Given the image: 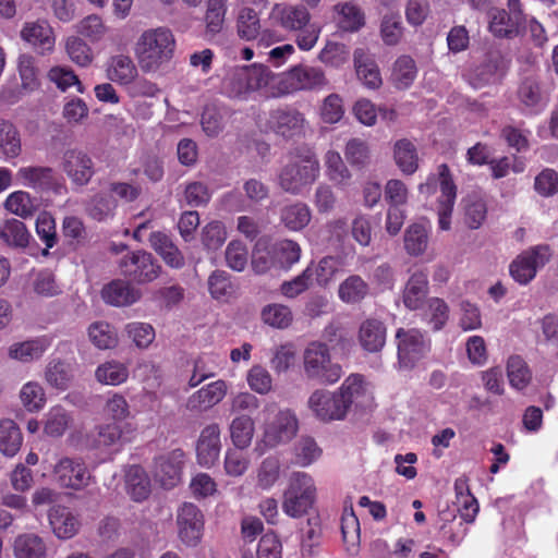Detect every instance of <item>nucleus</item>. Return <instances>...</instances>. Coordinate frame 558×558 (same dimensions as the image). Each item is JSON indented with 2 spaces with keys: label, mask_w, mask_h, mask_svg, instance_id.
<instances>
[{
  "label": "nucleus",
  "mask_w": 558,
  "mask_h": 558,
  "mask_svg": "<svg viewBox=\"0 0 558 558\" xmlns=\"http://www.w3.org/2000/svg\"><path fill=\"white\" fill-rule=\"evenodd\" d=\"M548 260V246H537L519 255L510 264V275L520 284H526L536 276L537 268L544 266Z\"/></svg>",
  "instance_id": "obj_12"
},
{
  "label": "nucleus",
  "mask_w": 558,
  "mask_h": 558,
  "mask_svg": "<svg viewBox=\"0 0 558 558\" xmlns=\"http://www.w3.org/2000/svg\"><path fill=\"white\" fill-rule=\"evenodd\" d=\"M101 295L106 303L113 306H128L141 298L138 290L134 289L130 282L121 279L112 280L106 284Z\"/></svg>",
  "instance_id": "obj_27"
},
{
  "label": "nucleus",
  "mask_w": 558,
  "mask_h": 558,
  "mask_svg": "<svg viewBox=\"0 0 558 558\" xmlns=\"http://www.w3.org/2000/svg\"><path fill=\"white\" fill-rule=\"evenodd\" d=\"M49 522L58 538L68 539L73 537L80 530L81 522L69 508L54 506L49 511Z\"/></svg>",
  "instance_id": "obj_23"
},
{
  "label": "nucleus",
  "mask_w": 558,
  "mask_h": 558,
  "mask_svg": "<svg viewBox=\"0 0 558 558\" xmlns=\"http://www.w3.org/2000/svg\"><path fill=\"white\" fill-rule=\"evenodd\" d=\"M0 149L7 158H15L22 150L20 133L9 121L0 122Z\"/></svg>",
  "instance_id": "obj_51"
},
{
  "label": "nucleus",
  "mask_w": 558,
  "mask_h": 558,
  "mask_svg": "<svg viewBox=\"0 0 558 558\" xmlns=\"http://www.w3.org/2000/svg\"><path fill=\"white\" fill-rule=\"evenodd\" d=\"M417 74L415 61L410 56L399 57L392 70V80L400 89L410 87Z\"/></svg>",
  "instance_id": "obj_52"
},
{
  "label": "nucleus",
  "mask_w": 558,
  "mask_h": 558,
  "mask_svg": "<svg viewBox=\"0 0 558 558\" xmlns=\"http://www.w3.org/2000/svg\"><path fill=\"white\" fill-rule=\"evenodd\" d=\"M449 318V306L439 298L428 300L427 310L424 312V319L432 330L438 331L444 328Z\"/></svg>",
  "instance_id": "obj_57"
},
{
  "label": "nucleus",
  "mask_w": 558,
  "mask_h": 558,
  "mask_svg": "<svg viewBox=\"0 0 558 558\" xmlns=\"http://www.w3.org/2000/svg\"><path fill=\"white\" fill-rule=\"evenodd\" d=\"M354 66L359 80L368 88H378L381 76L376 62L361 48L354 51Z\"/></svg>",
  "instance_id": "obj_33"
},
{
  "label": "nucleus",
  "mask_w": 558,
  "mask_h": 558,
  "mask_svg": "<svg viewBox=\"0 0 558 558\" xmlns=\"http://www.w3.org/2000/svg\"><path fill=\"white\" fill-rule=\"evenodd\" d=\"M440 195L437 199L438 225L441 230H449L451 226V216L457 198V185L447 163H441L437 168Z\"/></svg>",
  "instance_id": "obj_11"
},
{
  "label": "nucleus",
  "mask_w": 558,
  "mask_h": 558,
  "mask_svg": "<svg viewBox=\"0 0 558 558\" xmlns=\"http://www.w3.org/2000/svg\"><path fill=\"white\" fill-rule=\"evenodd\" d=\"M386 332L383 322L375 318L364 320L359 330L361 347L371 353L379 352L386 343Z\"/></svg>",
  "instance_id": "obj_26"
},
{
  "label": "nucleus",
  "mask_w": 558,
  "mask_h": 558,
  "mask_svg": "<svg viewBox=\"0 0 558 558\" xmlns=\"http://www.w3.org/2000/svg\"><path fill=\"white\" fill-rule=\"evenodd\" d=\"M21 37L39 54L51 52L54 48V33L47 21L26 22Z\"/></svg>",
  "instance_id": "obj_18"
},
{
  "label": "nucleus",
  "mask_w": 558,
  "mask_h": 558,
  "mask_svg": "<svg viewBox=\"0 0 558 558\" xmlns=\"http://www.w3.org/2000/svg\"><path fill=\"white\" fill-rule=\"evenodd\" d=\"M17 180L27 187L36 191H49L54 185V171L50 167H21L16 173Z\"/></svg>",
  "instance_id": "obj_25"
},
{
  "label": "nucleus",
  "mask_w": 558,
  "mask_h": 558,
  "mask_svg": "<svg viewBox=\"0 0 558 558\" xmlns=\"http://www.w3.org/2000/svg\"><path fill=\"white\" fill-rule=\"evenodd\" d=\"M71 184L84 187L89 184L96 174V167L92 156L81 148H69L63 151L60 162Z\"/></svg>",
  "instance_id": "obj_9"
},
{
  "label": "nucleus",
  "mask_w": 558,
  "mask_h": 558,
  "mask_svg": "<svg viewBox=\"0 0 558 558\" xmlns=\"http://www.w3.org/2000/svg\"><path fill=\"white\" fill-rule=\"evenodd\" d=\"M36 233L38 238L45 243L47 254L48 248H52L58 241L54 218L48 213H41L36 219Z\"/></svg>",
  "instance_id": "obj_63"
},
{
  "label": "nucleus",
  "mask_w": 558,
  "mask_h": 558,
  "mask_svg": "<svg viewBox=\"0 0 558 558\" xmlns=\"http://www.w3.org/2000/svg\"><path fill=\"white\" fill-rule=\"evenodd\" d=\"M507 375L510 385L518 390L526 388L532 379V373L526 362L519 355H512L508 359Z\"/></svg>",
  "instance_id": "obj_49"
},
{
  "label": "nucleus",
  "mask_w": 558,
  "mask_h": 558,
  "mask_svg": "<svg viewBox=\"0 0 558 558\" xmlns=\"http://www.w3.org/2000/svg\"><path fill=\"white\" fill-rule=\"evenodd\" d=\"M393 158L398 168L407 175L413 174L418 168V156L415 145L402 138L396 142Z\"/></svg>",
  "instance_id": "obj_37"
},
{
  "label": "nucleus",
  "mask_w": 558,
  "mask_h": 558,
  "mask_svg": "<svg viewBox=\"0 0 558 558\" xmlns=\"http://www.w3.org/2000/svg\"><path fill=\"white\" fill-rule=\"evenodd\" d=\"M88 337L100 350L111 349L117 344V335L108 323L96 322L88 328Z\"/></svg>",
  "instance_id": "obj_60"
},
{
  "label": "nucleus",
  "mask_w": 558,
  "mask_h": 558,
  "mask_svg": "<svg viewBox=\"0 0 558 558\" xmlns=\"http://www.w3.org/2000/svg\"><path fill=\"white\" fill-rule=\"evenodd\" d=\"M15 558H47V548L43 538L36 534L19 535L14 541Z\"/></svg>",
  "instance_id": "obj_38"
},
{
  "label": "nucleus",
  "mask_w": 558,
  "mask_h": 558,
  "mask_svg": "<svg viewBox=\"0 0 558 558\" xmlns=\"http://www.w3.org/2000/svg\"><path fill=\"white\" fill-rule=\"evenodd\" d=\"M319 174V162L314 153L295 155L284 165L278 175L280 187L292 195L313 184Z\"/></svg>",
  "instance_id": "obj_4"
},
{
  "label": "nucleus",
  "mask_w": 558,
  "mask_h": 558,
  "mask_svg": "<svg viewBox=\"0 0 558 558\" xmlns=\"http://www.w3.org/2000/svg\"><path fill=\"white\" fill-rule=\"evenodd\" d=\"M308 407L317 418H344L348 413L342 398L337 392L324 389H317L311 395Z\"/></svg>",
  "instance_id": "obj_16"
},
{
  "label": "nucleus",
  "mask_w": 558,
  "mask_h": 558,
  "mask_svg": "<svg viewBox=\"0 0 558 558\" xmlns=\"http://www.w3.org/2000/svg\"><path fill=\"white\" fill-rule=\"evenodd\" d=\"M120 274L131 282L145 284L161 274V265L151 253L144 250L128 252L118 263Z\"/></svg>",
  "instance_id": "obj_6"
},
{
  "label": "nucleus",
  "mask_w": 558,
  "mask_h": 558,
  "mask_svg": "<svg viewBox=\"0 0 558 558\" xmlns=\"http://www.w3.org/2000/svg\"><path fill=\"white\" fill-rule=\"evenodd\" d=\"M268 68L262 64H253L241 69L236 77L243 84L246 92L257 90L268 84Z\"/></svg>",
  "instance_id": "obj_48"
},
{
  "label": "nucleus",
  "mask_w": 558,
  "mask_h": 558,
  "mask_svg": "<svg viewBox=\"0 0 558 558\" xmlns=\"http://www.w3.org/2000/svg\"><path fill=\"white\" fill-rule=\"evenodd\" d=\"M303 372L308 380L324 386L335 385L344 374L341 364L332 361L328 344L319 340L304 349Z\"/></svg>",
  "instance_id": "obj_2"
},
{
  "label": "nucleus",
  "mask_w": 558,
  "mask_h": 558,
  "mask_svg": "<svg viewBox=\"0 0 558 558\" xmlns=\"http://www.w3.org/2000/svg\"><path fill=\"white\" fill-rule=\"evenodd\" d=\"M299 421H266L264 426V435L260 442H257L255 451L259 456L268 448H274L282 442L290 441L299 429Z\"/></svg>",
  "instance_id": "obj_17"
},
{
  "label": "nucleus",
  "mask_w": 558,
  "mask_h": 558,
  "mask_svg": "<svg viewBox=\"0 0 558 558\" xmlns=\"http://www.w3.org/2000/svg\"><path fill=\"white\" fill-rule=\"evenodd\" d=\"M341 534L345 549L350 554H356L360 546V522L353 510L344 511L341 517Z\"/></svg>",
  "instance_id": "obj_46"
},
{
  "label": "nucleus",
  "mask_w": 558,
  "mask_h": 558,
  "mask_svg": "<svg viewBox=\"0 0 558 558\" xmlns=\"http://www.w3.org/2000/svg\"><path fill=\"white\" fill-rule=\"evenodd\" d=\"M226 393L227 385L223 380L213 381L195 391L187 399L186 408L191 411H206L218 404Z\"/></svg>",
  "instance_id": "obj_21"
},
{
  "label": "nucleus",
  "mask_w": 558,
  "mask_h": 558,
  "mask_svg": "<svg viewBox=\"0 0 558 558\" xmlns=\"http://www.w3.org/2000/svg\"><path fill=\"white\" fill-rule=\"evenodd\" d=\"M59 484L66 488L80 490L88 486L92 475L82 459L62 458L54 466Z\"/></svg>",
  "instance_id": "obj_13"
},
{
  "label": "nucleus",
  "mask_w": 558,
  "mask_h": 558,
  "mask_svg": "<svg viewBox=\"0 0 558 558\" xmlns=\"http://www.w3.org/2000/svg\"><path fill=\"white\" fill-rule=\"evenodd\" d=\"M175 47L177 41L171 29L157 27L142 33L135 43L134 52L141 70L150 73L157 72L172 60Z\"/></svg>",
  "instance_id": "obj_1"
},
{
  "label": "nucleus",
  "mask_w": 558,
  "mask_h": 558,
  "mask_svg": "<svg viewBox=\"0 0 558 558\" xmlns=\"http://www.w3.org/2000/svg\"><path fill=\"white\" fill-rule=\"evenodd\" d=\"M315 493L314 481L308 474L294 473L284 493L282 504L284 513L291 518H301L306 514L315 501Z\"/></svg>",
  "instance_id": "obj_5"
},
{
  "label": "nucleus",
  "mask_w": 558,
  "mask_h": 558,
  "mask_svg": "<svg viewBox=\"0 0 558 558\" xmlns=\"http://www.w3.org/2000/svg\"><path fill=\"white\" fill-rule=\"evenodd\" d=\"M271 19L283 31L296 33L308 26L312 16L303 4L276 3L271 10Z\"/></svg>",
  "instance_id": "obj_14"
},
{
  "label": "nucleus",
  "mask_w": 558,
  "mask_h": 558,
  "mask_svg": "<svg viewBox=\"0 0 558 558\" xmlns=\"http://www.w3.org/2000/svg\"><path fill=\"white\" fill-rule=\"evenodd\" d=\"M506 70L507 64L504 57L499 53H489L485 61L475 69L473 84L475 87H482L495 83L504 76Z\"/></svg>",
  "instance_id": "obj_29"
},
{
  "label": "nucleus",
  "mask_w": 558,
  "mask_h": 558,
  "mask_svg": "<svg viewBox=\"0 0 558 558\" xmlns=\"http://www.w3.org/2000/svg\"><path fill=\"white\" fill-rule=\"evenodd\" d=\"M49 347L50 340L46 337L15 342L9 348V356L13 360L28 363L40 359Z\"/></svg>",
  "instance_id": "obj_32"
},
{
  "label": "nucleus",
  "mask_w": 558,
  "mask_h": 558,
  "mask_svg": "<svg viewBox=\"0 0 558 558\" xmlns=\"http://www.w3.org/2000/svg\"><path fill=\"white\" fill-rule=\"evenodd\" d=\"M21 402L31 413L39 412L46 404V393L40 384L28 381L20 391Z\"/></svg>",
  "instance_id": "obj_55"
},
{
  "label": "nucleus",
  "mask_w": 558,
  "mask_h": 558,
  "mask_svg": "<svg viewBox=\"0 0 558 558\" xmlns=\"http://www.w3.org/2000/svg\"><path fill=\"white\" fill-rule=\"evenodd\" d=\"M271 120L276 133L286 138L299 135L303 131V114L295 109H278L272 112Z\"/></svg>",
  "instance_id": "obj_28"
},
{
  "label": "nucleus",
  "mask_w": 558,
  "mask_h": 558,
  "mask_svg": "<svg viewBox=\"0 0 558 558\" xmlns=\"http://www.w3.org/2000/svg\"><path fill=\"white\" fill-rule=\"evenodd\" d=\"M262 319L265 324L278 328H288L293 320V314L289 306L283 304H268L262 311Z\"/></svg>",
  "instance_id": "obj_54"
},
{
  "label": "nucleus",
  "mask_w": 558,
  "mask_h": 558,
  "mask_svg": "<svg viewBox=\"0 0 558 558\" xmlns=\"http://www.w3.org/2000/svg\"><path fill=\"white\" fill-rule=\"evenodd\" d=\"M226 13L227 0H207L204 15L206 37L211 38L222 31Z\"/></svg>",
  "instance_id": "obj_39"
},
{
  "label": "nucleus",
  "mask_w": 558,
  "mask_h": 558,
  "mask_svg": "<svg viewBox=\"0 0 558 558\" xmlns=\"http://www.w3.org/2000/svg\"><path fill=\"white\" fill-rule=\"evenodd\" d=\"M65 49L70 59L80 66H87L93 61L90 47L80 37H69Z\"/></svg>",
  "instance_id": "obj_64"
},
{
  "label": "nucleus",
  "mask_w": 558,
  "mask_h": 558,
  "mask_svg": "<svg viewBox=\"0 0 558 558\" xmlns=\"http://www.w3.org/2000/svg\"><path fill=\"white\" fill-rule=\"evenodd\" d=\"M175 522L178 538L184 546L195 548L202 543L205 519L196 505L184 502L177 511Z\"/></svg>",
  "instance_id": "obj_8"
},
{
  "label": "nucleus",
  "mask_w": 558,
  "mask_h": 558,
  "mask_svg": "<svg viewBox=\"0 0 558 558\" xmlns=\"http://www.w3.org/2000/svg\"><path fill=\"white\" fill-rule=\"evenodd\" d=\"M428 272L426 270L414 271L404 287L402 299L407 308L415 311L422 307L428 293Z\"/></svg>",
  "instance_id": "obj_22"
},
{
  "label": "nucleus",
  "mask_w": 558,
  "mask_h": 558,
  "mask_svg": "<svg viewBox=\"0 0 558 558\" xmlns=\"http://www.w3.org/2000/svg\"><path fill=\"white\" fill-rule=\"evenodd\" d=\"M148 242L150 247L170 268L181 269L185 265L183 253L174 244L168 233L163 231H153L148 236Z\"/></svg>",
  "instance_id": "obj_20"
},
{
  "label": "nucleus",
  "mask_w": 558,
  "mask_h": 558,
  "mask_svg": "<svg viewBox=\"0 0 558 558\" xmlns=\"http://www.w3.org/2000/svg\"><path fill=\"white\" fill-rule=\"evenodd\" d=\"M428 245V232L423 225L413 223L404 232V248L411 256L424 254Z\"/></svg>",
  "instance_id": "obj_50"
},
{
  "label": "nucleus",
  "mask_w": 558,
  "mask_h": 558,
  "mask_svg": "<svg viewBox=\"0 0 558 558\" xmlns=\"http://www.w3.org/2000/svg\"><path fill=\"white\" fill-rule=\"evenodd\" d=\"M74 379V367L71 363L61 359H52L45 368V380L57 389L66 390Z\"/></svg>",
  "instance_id": "obj_31"
},
{
  "label": "nucleus",
  "mask_w": 558,
  "mask_h": 558,
  "mask_svg": "<svg viewBox=\"0 0 558 558\" xmlns=\"http://www.w3.org/2000/svg\"><path fill=\"white\" fill-rule=\"evenodd\" d=\"M0 239L9 246L25 248L29 243L31 234L24 222L12 218L0 228Z\"/></svg>",
  "instance_id": "obj_42"
},
{
  "label": "nucleus",
  "mask_w": 558,
  "mask_h": 558,
  "mask_svg": "<svg viewBox=\"0 0 558 558\" xmlns=\"http://www.w3.org/2000/svg\"><path fill=\"white\" fill-rule=\"evenodd\" d=\"M338 15V26L344 32H357L365 25V14L353 2H342L333 7Z\"/></svg>",
  "instance_id": "obj_34"
},
{
  "label": "nucleus",
  "mask_w": 558,
  "mask_h": 558,
  "mask_svg": "<svg viewBox=\"0 0 558 558\" xmlns=\"http://www.w3.org/2000/svg\"><path fill=\"white\" fill-rule=\"evenodd\" d=\"M86 215L98 222L112 219L118 208V199L108 191H99L84 203Z\"/></svg>",
  "instance_id": "obj_24"
},
{
  "label": "nucleus",
  "mask_w": 558,
  "mask_h": 558,
  "mask_svg": "<svg viewBox=\"0 0 558 558\" xmlns=\"http://www.w3.org/2000/svg\"><path fill=\"white\" fill-rule=\"evenodd\" d=\"M349 50L345 45L328 41L318 53V60L327 66L340 68L349 61Z\"/></svg>",
  "instance_id": "obj_61"
},
{
  "label": "nucleus",
  "mask_w": 558,
  "mask_h": 558,
  "mask_svg": "<svg viewBox=\"0 0 558 558\" xmlns=\"http://www.w3.org/2000/svg\"><path fill=\"white\" fill-rule=\"evenodd\" d=\"M252 268L254 272L262 275L277 267L276 256L274 253V245L265 239L256 242L252 253Z\"/></svg>",
  "instance_id": "obj_45"
},
{
  "label": "nucleus",
  "mask_w": 558,
  "mask_h": 558,
  "mask_svg": "<svg viewBox=\"0 0 558 558\" xmlns=\"http://www.w3.org/2000/svg\"><path fill=\"white\" fill-rule=\"evenodd\" d=\"M274 253L277 267L288 269L299 262L301 256L300 245L292 240H282L274 243Z\"/></svg>",
  "instance_id": "obj_58"
},
{
  "label": "nucleus",
  "mask_w": 558,
  "mask_h": 558,
  "mask_svg": "<svg viewBox=\"0 0 558 558\" xmlns=\"http://www.w3.org/2000/svg\"><path fill=\"white\" fill-rule=\"evenodd\" d=\"M137 427L132 421H111L97 427L96 433L83 434L81 430L71 434L72 445L86 449H105L131 441Z\"/></svg>",
  "instance_id": "obj_3"
},
{
  "label": "nucleus",
  "mask_w": 558,
  "mask_h": 558,
  "mask_svg": "<svg viewBox=\"0 0 558 558\" xmlns=\"http://www.w3.org/2000/svg\"><path fill=\"white\" fill-rule=\"evenodd\" d=\"M108 77L121 85L131 84L137 76V69L129 56L118 54L110 59Z\"/></svg>",
  "instance_id": "obj_36"
},
{
  "label": "nucleus",
  "mask_w": 558,
  "mask_h": 558,
  "mask_svg": "<svg viewBox=\"0 0 558 558\" xmlns=\"http://www.w3.org/2000/svg\"><path fill=\"white\" fill-rule=\"evenodd\" d=\"M125 486L129 495L135 501L145 500L150 494V481L145 470L140 465H131L125 473Z\"/></svg>",
  "instance_id": "obj_35"
},
{
  "label": "nucleus",
  "mask_w": 558,
  "mask_h": 558,
  "mask_svg": "<svg viewBox=\"0 0 558 558\" xmlns=\"http://www.w3.org/2000/svg\"><path fill=\"white\" fill-rule=\"evenodd\" d=\"M365 391L364 376L361 374H350L339 387L337 395L339 398H342L345 409L349 411L352 403L364 396Z\"/></svg>",
  "instance_id": "obj_53"
},
{
  "label": "nucleus",
  "mask_w": 558,
  "mask_h": 558,
  "mask_svg": "<svg viewBox=\"0 0 558 558\" xmlns=\"http://www.w3.org/2000/svg\"><path fill=\"white\" fill-rule=\"evenodd\" d=\"M35 202L27 192L16 191L5 199V208L16 216L28 218L37 210Z\"/></svg>",
  "instance_id": "obj_56"
},
{
  "label": "nucleus",
  "mask_w": 558,
  "mask_h": 558,
  "mask_svg": "<svg viewBox=\"0 0 558 558\" xmlns=\"http://www.w3.org/2000/svg\"><path fill=\"white\" fill-rule=\"evenodd\" d=\"M328 84L320 68L299 64L284 72L279 81V89L283 94L300 90L322 89Z\"/></svg>",
  "instance_id": "obj_7"
},
{
  "label": "nucleus",
  "mask_w": 558,
  "mask_h": 558,
  "mask_svg": "<svg viewBox=\"0 0 558 558\" xmlns=\"http://www.w3.org/2000/svg\"><path fill=\"white\" fill-rule=\"evenodd\" d=\"M280 218L286 228L291 231H300L310 223L312 214L306 204L295 202L281 209Z\"/></svg>",
  "instance_id": "obj_40"
},
{
  "label": "nucleus",
  "mask_w": 558,
  "mask_h": 558,
  "mask_svg": "<svg viewBox=\"0 0 558 558\" xmlns=\"http://www.w3.org/2000/svg\"><path fill=\"white\" fill-rule=\"evenodd\" d=\"M95 376L101 384L118 386L126 381L129 369L123 363L108 361L96 368Z\"/></svg>",
  "instance_id": "obj_47"
},
{
  "label": "nucleus",
  "mask_w": 558,
  "mask_h": 558,
  "mask_svg": "<svg viewBox=\"0 0 558 558\" xmlns=\"http://www.w3.org/2000/svg\"><path fill=\"white\" fill-rule=\"evenodd\" d=\"M221 450L220 430L217 424L205 427L196 446L197 462L209 468L218 460Z\"/></svg>",
  "instance_id": "obj_19"
},
{
  "label": "nucleus",
  "mask_w": 558,
  "mask_h": 558,
  "mask_svg": "<svg viewBox=\"0 0 558 558\" xmlns=\"http://www.w3.org/2000/svg\"><path fill=\"white\" fill-rule=\"evenodd\" d=\"M325 166L328 179L338 185L345 184L351 177L347 166L344 165L338 151L328 150L326 153Z\"/></svg>",
  "instance_id": "obj_59"
},
{
  "label": "nucleus",
  "mask_w": 558,
  "mask_h": 558,
  "mask_svg": "<svg viewBox=\"0 0 558 558\" xmlns=\"http://www.w3.org/2000/svg\"><path fill=\"white\" fill-rule=\"evenodd\" d=\"M518 98L524 107L537 109L542 102V90L538 81L534 77H525L518 88Z\"/></svg>",
  "instance_id": "obj_62"
},
{
  "label": "nucleus",
  "mask_w": 558,
  "mask_h": 558,
  "mask_svg": "<svg viewBox=\"0 0 558 558\" xmlns=\"http://www.w3.org/2000/svg\"><path fill=\"white\" fill-rule=\"evenodd\" d=\"M260 20L257 12L252 8H243L240 10L236 20V31L240 38L244 40H253L260 35ZM267 32L262 33V40L266 37Z\"/></svg>",
  "instance_id": "obj_41"
},
{
  "label": "nucleus",
  "mask_w": 558,
  "mask_h": 558,
  "mask_svg": "<svg viewBox=\"0 0 558 558\" xmlns=\"http://www.w3.org/2000/svg\"><path fill=\"white\" fill-rule=\"evenodd\" d=\"M400 366L412 368L430 349L429 340L417 329L399 328L396 332Z\"/></svg>",
  "instance_id": "obj_10"
},
{
  "label": "nucleus",
  "mask_w": 558,
  "mask_h": 558,
  "mask_svg": "<svg viewBox=\"0 0 558 558\" xmlns=\"http://www.w3.org/2000/svg\"><path fill=\"white\" fill-rule=\"evenodd\" d=\"M184 457L182 449H174L156 459L155 476L163 488H172L181 481Z\"/></svg>",
  "instance_id": "obj_15"
},
{
  "label": "nucleus",
  "mask_w": 558,
  "mask_h": 558,
  "mask_svg": "<svg viewBox=\"0 0 558 558\" xmlns=\"http://www.w3.org/2000/svg\"><path fill=\"white\" fill-rule=\"evenodd\" d=\"M23 442V436L15 421H0V451L14 457Z\"/></svg>",
  "instance_id": "obj_44"
},
{
  "label": "nucleus",
  "mask_w": 558,
  "mask_h": 558,
  "mask_svg": "<svg viewBox=\"0 0 558 558\" xmlns=\"http://www.w3.org/2000/svg\"><path fill=\"white\" fill-rule=\"evenodd\" d=\"M367 282L359 275H351L342 281L338 289L339 299L348 304L360 303L368 294Z\"/></svg>",
  "instance_id": "obj_43"
},
{
  "label": "nucleus",
  "mask_w": 558,
  "mask_h": 558,
  "mask_svg": "<svg viewBox=\"0 0 558 558\" xmlns=\"http://www.w3.org/2000/svg\"><path fill=\"white\" fill-rule=\"evenodd\" d=\"M524 23L511 16L505 9H493L489 12L490 33L498 38H513L519 35Z\"/></svg>",
  "instance_id": "obj_30"
}]
</instances>
